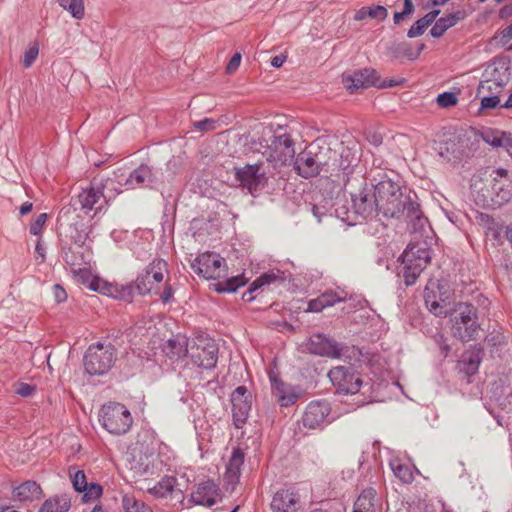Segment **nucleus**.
I'll list each match as a JSON object with an SVG mask.
<instances>
[{"mask_svg": "<svg viewBox=\"0 0 512 512\" xmlns=\"http://www.w3.org/2000/svg\"><path fill=\"white\" fill-rule=\"evenodd\" d=\"M89 255L85 256L82 252L76 251L72 248H66L63 250L62 258L65 263L72 268L74 274L81 276L84 283L88 284V287L93 291H98L103 294H111L112 286L102 281L97 277H92L88 270L90 259Z\"/></svg>", "mask_w": 512, "mask_h": 512, "instance_id": "obj_6", "label": "nucleus"}, {"mask_svg": "<svg viewBox=\"0 0 512 512\" xmlns=\"http://www.w3.org/2000/svg\"><path fill=\"white\" fill-rule=\"evenodd\" d=\"M33 204L31 202H25L20 206V215L24 216L31 212Z\"/></svg>", "mask_w": 512, "mask_h": 512, "instance_id": "obj_64", "label": "nucleus"}, {"mask_svg": "<svg viewBox=\"0 0 512 512\" xmlns=\"http://www.w3.org/2000/svg\"><path fill=\"white\" fill-rule=\"evenodd\" d=\"M352 210L345 204L337 205L335 216L348 225L372 218L378 214L376 185L364 183L356 192L351 194Z\"/></svg>", "mask_w": 512, "mask_h": 512, "instance_id": "obj_3", "label": "nucleus"}, {"mask_svg": "<svg viewBox=\"0 0 512 512\" xmlns=\"http://www.w3.org/2000/svg\"><path fill=\"white\" fill-rule=\"evenodd\" d=\"M167 270V263L164 260L156 259L152 261L148 267L145 269L147 275H150V278L154 284H158L164 279V272Z\"/></svg>", "mask_w": 512, "mask_h": 512, "instance_id": "obj_38", "label": "nucleus"}, {"mask_svg": "<svg viewBox=\"0 0 512 512\" xmlns=\"http://www.w3.org/2000/svg\"><path fill=\"white\" fill-rule=\"evenodd\" d=\"M245 283L246 279L244 276H235L226 280L225 282L218 283L216 290L218 292H235L239 287L244 286Z\"/></svg>", "mask_w": 512, "mask_h": 512, "instance_id": "obj_44", "label": "nucleus"}, {"mask_svg": "<svg viewBox=\"0 0 512 512\" xmlns=\"http://www.w3.org/2000/svg\"><path fill=\"white\" fill-rule=\"evenodd\" d=\"M224 262V259L218 254L203 253L194 260L192 268L196 273L206 279H216L219 278L224 271Z\"/></svg>", "mask_w": 512, "mask_h": 512, "instance_id": "obj_15", "label": "nucleus"}, {"mask_svg": "<svg viewBox=\"0 0 512 512\" xmlns=\"http://www.w3.org/2000/svg\"><path fill=\"white\" fill-rule=\"evenodd\" d=\"M277 280H283V278L275 272L264 273L250 284L247 293L252 294L254 291L258 290L259 288L266 286V285H270L271 283H274Z\"/></svg>", "mask_w": 512, "mask_h": 512, "instance_id": "obj_41", "label": "nucleus"}, {"mask_svg": "<svg viewBox=\"0 0 512 512\" xmlns=\"http://www.w3.org/2000/svg\"><path fill=\"white\" fill-rule=\"evenodd\" d=\"M300 507V495L294 489L277 491L271 501L272 512H297Z\"/></svg>", "mask_w": 512, "mask_h": 512, "instance_id": "obj_17", "label": "nucleus"}, {"mask_svg": "<svg viewBox=\"0 0 512 512\" xmlns=\"http://www.w3.org/2000/svg\"><path fill=\"white\" fill-rule=\"evenodd\" d=\"M217 487L213 482L201 483L191 494V501L195 505L212 507L216 504Z\"/></svg>", "mask_w": 512, "mask_h": 512, "instance_id": "obj_25", "label": "nucleus"}, {"mask_svg": "<svg viewBox=\"0 0 512 512\" xmlns=\"http://www.w3.org/2000/svg\"><path fill=\"white\" fill-rule=\"evenodd\" d=\"M104 184L102 182H94L91 187L84 189L78 195V201L82 209L90 211L92 209L101 210L102 204L96 206L103 198V202L107 203L106 198L103 194Z\"/></svg>", "mask_w": 512, "mask_h": 512, "instance_id": "obj_21", "label": "nucleus"}, {"mask_svg": "<svg viewBox=\"0 0 512 512\" xmlns=\"http://www.w3.org/2000/svg\"><path fill=\"white\" fill-rule=\"evenodd\" d=\"M431 250L426 242H411L401 255V270L405 284L413 285L431 261Z\"/></svg>", "mask_w": 512, "mask_h": 512, "instance_id": "obj_4", "label": "nucleus"}, {"mask_svg": "<svg viewBox=\"0 0 512 512\" xmlns=\"http://www.w3.org/2000/svg\"><path fill=\"white\" fill-rule=\"evenodd\" d=\"M59 5L71 16L77 20H81L85 15L84 0H58Z\"/></svg>", "mask_w": 512, "mask_h": 512, "instance_id": "obj_39", "label": "nucleus"}, {"mask_svg": "<svg viewBox=\"0 0 512 512\" xmlns=\"http://www.w3.org/2000/svg\"><path fill=\"white\" fill-rule=\"evenodd\" d=\"M466 17L463 10H457L446 16L439 18L430 30V34L434 38L441 37L450 27L456 25L459 21Z\"/></svg>", "mask_w": 512, "mask_h": 512, "instance_id": "obj_27", "label": "nucleus"}, {"mask_svg": "<svg viewBox=\"0 0 512 512\" xmlns=\"http://www.w3.org/2000/svg\"><path fill=\"white\" fill-rule=\"evenodd\" d=\"M157 177L152 168L142 164L134 169L124 181V186L128 189L143 187H152L156 183Z\"/></svg>", "mask_w": 512, "mask_h": 512, "instance_id": "obj_20", "label": "nucleus"}, {"mask_svg": "<svg viewBox=\"0 0 512 512\" xmlns=\"http://www.w3.org/2000/svg\"><path fill=\"white\" fill-rule=\"evenodd\" d=\"M116 360V349L111 343H95L89 346L84 356V367L90 375H103Z\"/></svg>", "mask_w": 512, "mask_h": 512, "instance_id": "obj_8", "label": "nucleus"}, {"mask_svg": "<svg viewBox=\"0 0 512 512\" xmlns=\"http://www.w3.org/2000/svg\"><path fill=\"white\" fill-rule=\"evenodd\" d=\"M134 464H132L131 468L135 470L138 474L144 475L148 473H153L154 469V454L153 453H144L139 456V459H136V456H133Z\"/></svg>", "mask_w": 512, "mask_h": 512, "instance_id": "obj_37", "label": "nucleus"}, {"mask_svg": "<svg viewBox=\"0 0 512 512\" xmlns=\"http://www.w3.org/2000/svg\"><path fill=\"white\" fill-rule=\"evenodd\" d=\"M243 463L244 453L240 448H234L224 475L225 482L230 485L232 489H234L235 485L239 482Z\"/></svg>", "mask_w": 512, "mask_h": 512, "instance_id": "obj_24", "label": "nucleus"}, {"mask_svg": "<svg viewBox=\"0 0 512 512\" xmlns=\"http://www.w3.org/2000/svg\"><path fill=\"white\" fill-rule=\"evenodd\" d=\"M425 45L424 44H421L418 48V52L416 53L415 56L412 57V55L410 54V49L408 48V45L407 44H400L397 48L398 50V53H404V54H407L408 56H410L412 59L416 58L420 52L424 49Z\"/></svg>", "mask_w": 512, "mask_h": 512, "instance_id": "obj_60", "label": "nucleus"}, {"mask_svg": "<svg viewBox=\"0 0 512 512\" xmlns=\"http://www.w3.org/2000/svg\"><path fill=\"white\" fill-rule=\"evenodd\" d=\"M436 342L439 345L443 356L447 357L450 352V346L446 343L444 336L441 334L437 335Z\"/></svg>", "mask_w": 512, "mask_h": 512, "instance_id": "obj_58", "label": "nucleus"}, {"mask_svg": "<svg viewBox=\"0 0 512 512\" xmlns=\"http://www.w3.org/2000/svg\"><path fill=\"white\" fill-rule=\"evenodd\" d=\"M39 54L38 43H33L23 55V65L25 68H29L35 62Z\"/></svg>", "mask_w": 512, "mask_h": 512, "instance_id": "obj_47", "label": "nucleus"}, {"mask_svg": "<svg viewBox=\"0 0 512 512\" xmlns=\"http://www.w3.org/2000/svg\"><path fill=\"white\" fill-rule=\"evenodd\" d=\"M75 234L71 235L72 241L77 244L80 248L85 243L88 238V232L86 229H78L77 226L74 227Z\"/></svg>", "mask_w": 512, "mask_h": 512, "instance_id": "obj_54", "label": "nucleus"}, {"mask_svg": "<svg viewBox=\"0 0 512 512\" xmlns=\"http://www.w3.org/2000/svg\"><path fill=\"white\" fill-rule=\"evenodd\" d=\"M278 401L281 406L288 407L296 401V396L295 395H280V396H278Z\"/></svg>", "mask_w": 512, "mask_h": 512, "instance_id": "obj_59", "label": "nucleus"}, {"mask_svg": "<svg viewBox=\"0 0 512 512\" xmlns=\"http://www.w3.org/2000/svg\"><path fill=\"white\" fill-rule=\"evenodd\" d=\"M285 61L286 57L284 55H276L271 59V65L275 68H280Z\"/></svg>", "mask_w": 512, "mask_h": 512, "instance_id": "obj_62", "label": "nucleus"}, {"mask_svg": "<svg viewBox=\"0 0 512 512\" xmlns=\"http://www.w3.org/2000/svg\"><path fill=\"white\" fill-rule=\"evenodd\" d=\"M401 83H402V80H394V79L385 80L383 82H380V79L378 78V85H375V87H379V88L395 87Z\"/></svg>", "mask_w": 512, "mask_h": 512, "instance_id": "obj_61", "label": "nucleus"}, {"mask_svg": "<svg viewBox=\"0 0 512 512\" xmlns=\"http://www.w3.org/2000/svg\"><path fill=\"white\" fill-rule=\"evenodd\" d=\"M358 149L357 144H353L351 147H344L340 155V167L344 174L348 176L353 171V167L357 165L359 157L357 155Z\"/></svg>", "mask_w": 512, "mask_h": 512, "instance_id": "obj_31", "label": "nucleus"}, {"mask_svg": "<svg viewBox=\"0 0 512 512\" xmlns=\"http://www.w3.org/2000/svg\"><path fill=\"white\" fill-rule=\"evenodd\" d=\"M480 98V111L494 109L500 104V96L496 95H477Z\"/></svg>", "mask_w": 512, "mask_h": 512, "instance_id": "obj_48", "label": "nucleus"}, {"mask_svg": "<svg viewBox=\"0 0 512 512\" xmlns=\"http://www.w3.org/2000/svg\"><path fill=\"white\" fill-rule=\"evenodd\" d=\"M504 91V88L499 86L496 82L490 81L488 78L484 77L483 80L480 81L476 95H496L500 96V94Z\"/></svg>", "mask_w": 512, "mask_h": 512, "instance_id": "obj_43", "label": "nucleus"}, {"mask_svg": "<svg viewBox=\"0 0 512 512\" xmlns=\"http://www.w3.org/2000/svg\"><path fill=\"white\" fill-rule=\"evenodd\" d=\"M378 212L387 218L406 216L412 222L414 232L425 230L427 219L422 216L416 193L403 190L391 179L381 180L376 184Z\"/></svg>", "mask_w": 512, "mask_h": 512, "instance_id": "obj_1", "label": "nucleus"}, {"mask_svg": "<svg viewBox=\"0 0 512 512\" xmlns=\"http://www.w3.org/2000/svg\"><path fill=\"white\" fill-rule=\"evenodd\" d=\"M99 417L103 428L114 435L127 433L133 422L130 411L120 403L103 405Z\"/></svg>", "mask_w": 512, "mask_h": 512, "instance_id": "obj_9", "label": "nucleus"}, {"mask_svg": "<svg viewBox=\"0 0 512 512\" xmlns=\"http://www.w3.org/2000/svg\"><path fill=\"white\" fill-rule=\"evenodd\" d=\"M342 82L350 93H356L360 89L378 85L377 72L373 68H363L353 72L344 73Z\"/></svg>", "mask_w": 512, "mask_h": 512, "instance_id": "obj_12", "label": "nucleus"}, {"mask_svg": "<svg viewBox=\"0 0 512 512\" xmlns=\"http://www.w3.org/2000/svg\"><path fill=\"white\" fill-rule=\"evenodd\" d=\"M190 342L185 341L184 338L177 336L176 338L169 339L163 346V352L170 359H180L188 355Z\"/></svg>", "mask_w": 512, "mask_h": 512, "instance_id": "obj_29", "label": "nucleus"}, {"mask_svg": "<svg viewBox=\"0 0 512 512\" xmlns=\"http://www.w3.org/2000/svg\"><path fill=\"white\" fill-rule=\"evenodd\" d=\"M260 164L247 165L236 171V177L243 187L248 188L250 192L256 190L261 182L262 174L259 173Z\"/></svg>", "mask_w": 512, "mask_h": 512, "instance_id": "obj_26", "label": "nucleus"}, {"mask_svg": "<svg viewBox=\"0 0 512 512\" xmlns=\"http://www.w3.org/2000/svg\"><path fill=\"white\" fill-rule=\"evenodd\" d=\"M390 466L394 475L403 483H411L413 481V473L407 465L402 464L399 460H394L390 463Z\"/></svg>", "mask_w": 512, "mask_h": 512, "instance_id": "obj_42", "label": "nucleus"}, {"mask_svg": "<svg viewBox=\"0 0 512 512\" xmlns=\"http://www.w3.org/2000/svg\"><path fill=\"white\" fill-rule=\"evenodd\" d=\"M328 377L340 393L356 394L360 391L362 380L350 366L334 367Z\"/></svg>", "mask_w": 512, "mask_h": 512, "instance_id": "obj_11", "label": "nucleus"}, {"mask_svg": "<svg viewBox=\"0 0 512 512\" xmlns=\"http://www.w3.org/2000/svg\"><path fill=\"white\" fill-rule=\"evenodd\" d=\"M53 295H54V299L58 303H62L67 299V293H66L65 289L62 286H60L59 284H55L53 286Z\"/></svg>", "mask_w": 512, "mask_h": 512, "instance_id": "obj_56", "label": "nucleus"}, {"mask_svg": "<svg viewBox=\"0 0 512 512\" xmlns=\"http://www.w3.org/2000/svg\"><path fill=\"white\" fill-rule=\"evenodd\" d=\"M425 303L427 308L431 313H433L436 316H445L447 313V310L443 304H441L439 301H431V291L429 288L425 289Z\"/></svg>", "mask_w": 512, "mask_h": 512, "instance_id": "obj_46", "label": "nucleus"}, {"mask_svg": "<svg viewBox=\"0 0 512 512\" xmlns=\"http://www.w3.org/2000/svg\"><path fill=\"white\" fill-rule=\"evenodd\" d=\"M484 77L505 88L511 80V66L507 59L492 61L484 72Z\"/></svg>", "mask_w": 512, "mask_h": 512, "instance_id": "obj_19", "label": "nucleus"}, {"mask_svg": "<svg viewBox=\"0 0 512 512\" xmlns=\"http://www.w3.org/2000/svg\"><path fill=\"white\" fill-rule=\"evenodd\" d=\"M175 482L174 477H164L153 487L149 488L148 492L156 498H165L172 493Z\"/></svg>", "mask_w": 512, "mask_h": 512, "instance_id": "obj_36", "label": "nucleus"}, {"mask_svg": "<svg viewBox=\"0 0 512 512\" xmlns=\"http://www.w3.org/2000/svg\"><path fill=\"white\" fill-rule=\"evenodd\" d=\"M217 122L211 118H205L203 120L194 123V127L197 130L208 132L216 129Z\"/></svg>", "mask_w": 512, "mask_h": 512, "instance_id": "obj_52", "label": "nucleus"}, {"mask_svg": "<svg viewBox=\"0 0 512 512\" xmlns=\"http://www.w3.org/2000/svg\"><path fill=\"white\" fill-rule=\"evenodd\" d=\"M161 299L164 303H167L170 301L171 297H172V288L171 286L167 285L164 289V291L162 292L161 294Z\"/></svg>", "mask_w": 512, "mask_h": 512, "instance_id": "obj_63", "label": "nucleus"}, {"mask_svg": "<svg viewBox=\"0 0 512 512\" xmlns=\"http://www.w3.org/2000/svg\"><path fill=\"white\" fill-rule=\"evenodd\" d=\"M439 13V10H433L427 13L424 17L418 19L408 30L407 36L409 38H415L422 35L426 28L436 20Z\"/></svg>", "mask_w": 512, "mask_h": 512, "instance_id": "obj_34", "label": "nucleus"}, {"mask_svg": "<svg viewBox=\"0 0 512 512\" xmlns=\"http://www.w3.org/2000/svg\"><path fill=\"white\" fill-rule=\"evenodd\" d=\"M347 298V293L343 290L333 291L327 290L317 298L312 299L308 303V311L321 312L327 307L334 306L336 303L343 302Z\"/></svg>", "mask_w": 512, "mask_h": 512, "instance_id": "obj_22", "label": "nucleus"}, {"mask_svg": "<svg viewBox=\"0 0 512 512\" xmlns=\"http://www.w3.org/2000/svg\"><path fill=\"white\" fill-rule=\"evenodd\" d=\"M330 404L326 400L310 402L303 414V426L308 429H316L329 423Z\"/></svg>", "mask_w": 512, "mask_h": 512, "instance_id": "obj_13", "label": "nucleus"}, {"mask_svg": "<svg viewBox=\"0 0 512 512\" xmlns=\"http://www.w3.org/2000/svg\"><path fill=\"white\" fill-rule=\"evenodd\" d=\"M458 99L453 92H444L437 96L436 102L440 107L447 108L454 106Z\"/></svg>", "mask_w": 512, "mask_h": 512, "instance_id": "obj_50", "label": "nucleus"}, {"mask_svg": "<svg viewBox=\"0 0 512 512\" xmlns=\"http://www.w3.org/2000/svg\"><path fill=\"white\" fill-rule=\"evenodd\" d=\"M35 391V387L27 384V383H21L18 385L16 389V394L22 396V397H30L33 392Z\"/></svg>", "mask_w": 512, "mask_h": 512, "instance_id": "obj_55", "label": "nucleus"}, {"mask_svg": "<svg viewBox=\"0 0 512 512\" xmlns=\"http://www.w3.org/2000/svg\"><path fill=\"white\" fill-rule=\"evenodd\" d=\"M484 140L493 147H502L504 145V139L499 132L486 133Z\"/></svg>", "mask_w": 512, "mask_h": 512, "instance_id": "obj_53", "label": "nucleus"}, {"mask_svg": "<svg viewBox=\"0 0 512 512\" xmlns=\"http://www.w3.org/2000/svg\"><path fill=\"white\" fill-rule=\"evenodd\" d=\"M255 150L261 152L267 163L275 169L289 165L295 157L294 141L290 135H276L271 128L263 129L261 138L255 142Z\"/></svg>", "mask_w": 512, "mask_h": 512, "instance_id": "obj_2", "label": "nucleus"}, {"mask_svg": "<svg viewBox=\"0 0 512 512\" xmlns=\"http://www.w3.org/2000/svg\"><path fill=\"white\" fill-rule=\"evenodd\" d=\"M480 362L481 350L476 348L466 351L460 361L463 365L462 370L468 375H473L478 371Z\"/></svg>", "mask_w": 512, "mask_h": 512, "instance_id": "obj_33", "label": "nucleus"}, {"mask_svg": "<svg viewBox=\"0 0 512 512\" xmlns=\"http://www.w3.org/2000/svg\"><path fill=\"white\" fill-rule=\"evenodd\" d=\"M41 495L42 489L35 481H26L13 490V497L22 502H32Z\"/></svg>", "mask_w": 512, "mask_h": 512, "instance_id": "obj_28", "label": "nucleus"}, {"mask_svg": "<svg viewBox=\"0 0 512 512\" xmlns=\"http://www.w3.org/2000/svg\"><path fill=\"white\" fill-rule=\"evenodd\" d=\"M188 356L198 367L212 369L218 359V346L207 336L199 335L190 341Z\"/></svg>", "mask_w": 512, "mask_h": 512, "instance_id": "obj_10", "label": "nucleus"}, {"mask_svg": "<svg viewBox=\"0 0 512 512\" xmlns=\"http://www.w3.org/2000/svg\"><path fill=\"white\" fill-rule=\"evenodd\" d=\"M306 348L309 353L318 356L339 358L341 355L338 344L321 333L312 335L306 344Z\"/></svg>", "mask_w": 512, "mask_h": 512, "instance_id": "obj_16", "label": "nucleus"}, {"mask_svg": "<svg viewBox=\"0 0 512 512\" xmlns=\"http://www.w3.org/2000/svg\"><path fill=\"white\" fill-rule=\"evenodd\" d=\"M452 321V334L462 342L476 339L480 325L478 323L477 309L467 303L457 306Z\"/></svg>", "mask_w": 512, "mask_h": 512, "instance_id": "obj_7", "label": "nucleus"}, {"mask_svg": "<svg viewBox=\"0 0 512 512\" xmlns=\"http://www.w3.org/2000/svg\"><path fill=\"white\" fill-rule=\"evenodd\" d=\"M240 62L241 55L239 53L234 54L226 67L227 72L229 74L235 72L238 69Z\"/></svg>", "mask_w": 512, "mask_h": 512, "instance_id": "obj_57", "label": "nucleus"}, {"mask_svg": "<svg viewBox=\"0 0 512 512\" xmlns=\"http://www.w3.org/2000/svg\"><path fill=\"white\" fill-rule=\"evenodd\" d=\"M232 415L235 426L240 428L249 416L252 395L245 386H238L231 395Z\"/></svg>", "mask_w": 512, "mask_h": 512, "instance_id": "obj_14", "label": "nucleus"}, {"mask_svg": "<svg viewBox=\"0 0 512 512\" xmlns=\"http://www.w3.org/2000/svg\"><path fill=\"white\" fill-rule=\"evenodd\" d=\"M489 196H484L482 206L496 209L512 199V173L504 168L491 169L489 172Z\"/></svg>", "mask_w": 512, "mask_h": 512, "instance_id": "obj_5", "label": "nucleus"}, {"mask_svg": "<svg viewBox=\"0 0 512 512\" xmlns=\"http://www.w3.org/2000/svg\"><path fill=\"white\" fill-rule=\"evenodd\" d=\"M46 221H47L46 213H41L40 215H38L37 218L35 219V221L30 225V233L32 235H36V236L40 235L42 228L45 225Z\"/></svg>", "mask_w": 512, "mask_h": 512, "instance_id": "obj_51", "label": "nucleus"}, {"mask_svg": "<svg viewBox=\"0 0 512 512\" xmlns=\"http://www.w3.org/2000/svg\"><path fill=\"white\" fill-rule=\"evenodd\" d=\"M71 507V499L67 494L55 495L45 500L39 512H67Z\"/></svg>", "mask_w": 512, "mask_h": 512, "instance_id": "obj_30", "label": "nucleus"}, {"mask_svg": "<svg viewBox=\"0 0 512 512\" xmlns=\"http://www.w3.org/2000/svg\"><path fill=\"white\" fill-rule=\"evenodd\" d=\"M293 161L298 175L306 179L318 175L321 170V161L309 150L299 153Z\"/></svg>", "mask_w": 512, "mask_h": 512, "instance_id": "obj_18", "label": "nucleus"}, {"mask_svg": "<svg viewBox=\"0 0 512 512\" xmlns=\"http://www.w3.org/2000/svg\"><path fill=\"white\" fill-rule=\"evenodd\" d=\"M74 468L69 469V474L71 477L73 488L77 492H84L87 489V480L86 475L82 470H77L73 472Z\"/></svg>", "mask_w": 512, "mask_h": 512, "instance_id": "obj_45", "label": "nucleus"}, {"mask_svg": "<svg viewBox=\"0 0 512 512\" xmlns=\"http://www.w3.org/2000/svg\"><path fill=\"white\" fill-rule=\"evenodd\" d=\"M153 284L150 275H147L144 271L138 275L134 283L121 289L119 298L129 300L134 293L139 295L149 294L153 290Z\"/></svg>", "mask_w": 512, "mask_h": 512, "instance_id": "obj_23", "label": "nucleus"}, {"mask_svg": "<svg viewBox=\"0 0 512 512\" xmlns=\"http://www.w3.org/2000/svg\"><path fill=\"white\" fill-rule=\"evenodd\" d=\"M375 495L376 492L372 488L363 490L354 503L353 512H375Z\"/></svg>", "mask_w": 512, "mask_h": 512, "instance_id": "obj_35", "label": "nucleus"}, {"mask_svg": "<svg viewBox=\"0 0 512 512\" xmlns=\"http://www.w3.org/2000/svg\"><path fill=\"white\" fill-rule=\"evenodd\" d=\"M102 486L97 483H87V489L84 491L83 499L85 501L96 500L102 495Z\"/></svg>", "mask_w": 512, "mask_h": 512, "instance_id": "obj_49", "label": "nucleus"}, {"mask_svg": "<svg viewBox=\"0 0 512 512\" xmlns=\"http://www.w3.org/2000/svg\"><path fill=\"white\" fill-rule=\"evenodd\" d=\"M388 17V10L382 5L365 6L357 10L354 20L362 21L366 18L384 21Z\"/></svg>", "mask_w": 512, "mask_h": 512, "instance_id": "obj_32", "label": "nucleus"}, {"mask_svg": "<svg viewBox=\"0 0 512 512\" xmlns=\"http://www.w3.org/2000/svg\"><path fill=\"white\" fill-rule=\"evenodd\" d=\"M122 507L125 512H152L149 506L142 501H138L130 494L123 495Z\"/></svg>", "mask_w": 512, "mask_h": 512, "instance_id": "obj_40", "label": "nucleus"}]
</instances>
